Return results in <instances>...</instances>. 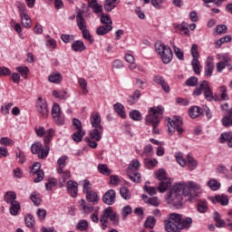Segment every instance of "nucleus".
Returning <instances> with one entry per match:
<instances>
[{"mask_svg":"<svg viewBox=\"0 0 232 232\" xmlns=\"http://www.w3.org/2000/svg\"><path fill=\"white\" fill-rule=\"evenodd\" d=\"M164 114V107L162 105H159L157 107H151L149 109V115L145 118L146 124H151L152 126V133L155 135H159V124H160V119H162V115Z\"/></svg>","mask_w":232,"mask_h":232,"instance_id":"obj_1","label":"nucleus"},{"mask_svg":"<svg viewBox=\"0 0 232 232\" xmlns=\"http://www.w3.org/2000/svg\"><path fill=\"white\" fill-rule=\"evenodd\" d=\"M188 197V186L186 183H176L174 184L172 189L167 194V200L174 204V206H179L182 204V196Z\"/></svg>","mask_w":232,"mask_h":232,"instance_id":"obj_2","label":"nucleus"},{"mask_svg":"<svg viewBox=\"0 0 232 232\" xmlns=\"http://www.w3.org/2000/svg\"><path fill=\"white\" fill-rule=\"evenodd\" d=\"M90 132L89 137H85L84 140L87 142L89 148L92 150L97 149L99 144L97 142H101L102 140V135L104 133V127H93Z\"/></svg>","mask_w":232,"mask_h":232,"instance_id":"obj_3","label":"nucleus"},{"mask_svg":"<svg viewBox=\"0 0 232 232\" xmlns=\"http://www.w3.org/2000/svg\"><path fill=\"white\" fill-rule=\"evenodd\" d=\"M111 220L113 226H119V215L117 212L113 211V208L108 207L104 208L100 218V224L102 229H106L108 227V222Z\"/></svg>","mask_w":232,"mask_h":232,"instance_id":"obj_4","label":"nucleus"},{"mask_svg":"<svg viewBox=\"0 0 232 232\" xmlns=\"http://www.w3.org/2000/svg\"><path fill=\"white\" fill-rule=\"evenodd\" d=\"M34 131L37 137H44V144L45 145V153H48V150H50V143L53 140V137L55 136V130L53 128H51L46 130L44 127L39 126L34 128Z\"/></svg>","mask_w":232,"mask_h":232,"instance_id":"obj_5","label":"nucleus"},{"mask_svg":"<svg viewBox=\"0 0 232 232\" xmlns=\"http://www.w3.org/2000/svg\"><path fill=\"white\" fill-rule=\"evenodd\" d=\"M155 49L157 53L160 54L161 61L164 64H169L173 60V51L171 48L162 43L155 44Z\"/></svg>","mask_w":232,"mask_h":232,"instance_id":"obj_6","label":"nucleus"},{"mask_svg":"<svg viewBox=\"0 0 232 232\" xmlns=\"http://www.w3.org/2000/svg\"><path fill=\"white\" fill-rule=\"evenodd\" d=\"M202 93H204V97L207 101H213V90H211L208 81H203L199 86H197L194 89L192 95L194 97H198L199 95H202Z\"/></svg>","mask_w":232,"mask_h":232,"instance_id":"obj_7","label":"nucleus"},{"mask_svg":"<svg viewBox=\"0 0 232 232\" xmlns=\"http://www.w3.org/2000/svg\"><path fill=\"white\" fill-rule=\"evenodd\" d=\"M180 214L172 213L169 215V218L164 220V226L167 232H180Z\"/></svg>","mask_w":232,"mask_h":232,"instance_id":"obj_8","label":"nucleus"},{"mask_svg":"<svg viewBox=\"0 0 232 232\" xmlns=\"http://www.w3.org/2000/svg\"><path fill=\"white\" fill-rule=\"evenodd\" d=\"M140 168V161L139 160L134 159L130 161L127 173L129 176V179L132 180V182H136L137 184L140 183V173H139V169Z\"/></svg>","mask_w":232,"mask_h":232,"instance_id":"obj_9","label":"nucleus"},{"mask_svg":"<svg viewBox=\"0 0 232 232\" xmlns=\"http://www.w3.org/2000/svg\"><path fill=\"white\" fill-rule=\"evenodd\" d=\"M156 177L158 180H160L158 188L160 193H164V191H168V189L171 188V181L168 179L166 170L164 169H160L156 172Z\"/></svg>","mask_w":232,"mask_h":232,"instance_id":"obj_10","label":"nucleus"},{"mask_svg":"<svg viewBox=\"0 0 232 232\" xmlns=\"http://www.w3.org/2000/svg\"><path fill=\"white\" fill-rule=\"evenodd\" d=\"M182 118L180 116H173L172 119L169 118L167 123L169 133H170V135H173L176 130L179 135L182 134L184 131V130L182 129Z\"/></svg>","mask_w":232,"mask_h":232,"instance_id":"obj_11","label":"nucleus"},{"mask_svg":"<svg viewBox=\"0 0 232 232\" xmlns=\"http://www.w3.org/2000/svg\"><path fill=\"white\" fill-rule=\"evenodd\" d=\"M190 53L193 57L191 66L194 70V73L200 75V61H198L200 54H198V45L197 44H192Z\"/></svg>","mask_w":232,"mask_h":232,"instance_id":"obj_12","label":"nucleus"},{"mask_svg":"<svg viewBox=\"0 0 232 232\" xmlns=\"http://www.w3.org/2000/svg\"><path fill=\"white\" fill-rule=\"evenodd\" d=\"M176 157V160L177 162H179L182 168H184L185 166H188V169H189V171H193V169H195L197 168V160H195V159H193V157L191 156H188L187 160L184 159V156H182V153L179 152L175 154Z\"/></svg>","mask_w":232,"mask_h":232,"instance_id":"obj_13","label":"nucleus"},{"mask_svg":"<svg viewBox=\"0 0 232 232\" xmlns=\"http://www.w3.org/2000/svg\"><path fill=\"white\" fill-rule=\"evenodd\" d=\"M35 108L40 117L46 119L48 115H50V109H48V103L46 102V100L43 99V97H39L37 99Z\"/></svg>","mask_w":232,"mask_h":232,"instance_id":"obj_14","label":"nucleus"},{"mask_svg":"<svg viewBox=\"0 0 232 232\" xmlns=\"http://www.w3.org/2000/svg\"><path fill=\"white\" fill-rule=\"evenodd\" d=\"M31 151L34 155H38V159H46V157H48V153H50V150H48L46 153V145L43 147V143L41 141L34 142L31 146Z\"/></svg>","mask_w":232,"mask_h":232,"instance_id":"obj_15","label":"nucleus"},{"mask_svg":"<svg viewBox=\"0 0 232 232\" xmlns=\"http://www.w3.org/2000/svg\"><path fill=\"white\" fill-rule=\"evenodd\" d=\"M51 114L53 119H57L56 124H60V125L64 124V119L61 117V107L59 106V104L53 103L51 111Z\"/></svg>","mask_w":232,"mask_h":232,"instance_id":"obj_16","label":"nucleus"},{"mask_svg":"<svg viewBox=\"0 0 232 232\" xmlns=\"http://www.w3.org/2000/svg\"><path fill=\"white\" fill-rule=\"evenodd\" d=\"M187 190L188 191V195L191 191H194V197H198V194L202 193V187L195 181H188L187 184ZM190 197H193V194H190Z\"/></svg>","mask_w":232,"mask_h":232,"instance_id":"obj_17","label":"nucleus"},{"mask_svg":"<svg viewBox=\"0 0 232 232\" xmlns=\"http://www.w3.org/2000/svg\"><path fill=\"white\" fill-rule=\"evenodd\" d=\"M67 191L72 198H75L79 193V183L74 180H69L67 182Z\"/></svg>","mask_w":232,"mask_h":232,"instance_id":"obj_18","label":"nucleus"},{"mask_svg":"<svg viewBox=\"0 0 232 232\" xmlns=\"http://www.w3.org/2000/svg\"><path fill=\"white\" fill-rule=\"evenodd\" d=\"M115 190L109 189L102 197L104 204H107V206H113V204H115Z\"/></svg>","mask_w":232,"mask_h":232,"instance_id":"obj_19","label":"nucleus"},{"mask_svg":"<svg viewBox=\"0 0 232 232\" xmlns=\"http://www.w3.org/2000/svg\"><path fill=\"white\" fill-rule=\"evenodd\" d=\"M178 224L179 226V231H182V229H189L191 224H193V219H191V218H182V215L179 214V221Z\"/></svg>","mask_w":232,"mask_h":232,"instance_id":"obj_20","label":"nucleus"},{"mask_svg":"<svg viewBox=\"0 0 232 232\" xmlns=\"http://www.w3.org/2000/svg\"><path fill=\"white\" fill-rule=\"evenodd\" d=\"M173 28L178 32H180L183 35H189V24L186 22L181 24H173Z\"/></svg>","mask_w":232,"mask_h":232,"instance_id":"obj_21","label":"nucleus"},{"mask_svg":"<svg viewBox=\"0 0 232 232\" xmlns=\"http://www.w3.org/2000/svg\"><path fill=\"white\" fill-rule=\"evenodd\" d=\"M90 122L92 128L102 127V124H101V114L99 112H92L90 116Z\"/></svg>","mask_w":232,"mask_h":232,"instance_id":"obj_22","label":"nucleus"},{"mask_svg":"<svg viewBox=\"0 0 232 232\" xmlns=\"http://www.w3.org/2000/svg\"><path fill=\"white\" fill-rule=\"evenodd\" d=\"M213 204H221V206H227L229 204V198L226 195H217L212 198Z\"/></svg>","mask_w":232,"mask_h":232,"instance_id":"obj_23","label":"nucleus"},{"mask_svg":"<svg viewBox=\"0 0 232 232\" xmlns=\"http://www.w3.org/2000/svg\"><path fill=\"white\" fill-rule=\"evenodd\" d=\"M215 70V63H213V58H208L205 66V75L206 77H211L213 75V71Z\"/></svg>","mask_w":232,"mask_h":232,"instance_id":"obj_24","label":"nucleus"},{"mask_svg":"<svg viewBox=\"0 0 232 232\" xmlns=\"http://www.w3.org/2000/svg\"><path fill=\"white\" fill-rule=\"evenodd\" d=\"M121 0H105L103 8L105 12H111V10L117 8Z\"/></svg>","mask_w":232,"mask_h":232,"instance_id":"obj_25","label":"nucleus"},{"mask_svg":"<svg viewBox=\"0 0 232 232\" xmlns=\"http://www.w3.org/2000/svg\"><path fill=\"white\" fill-rule=\"evenodd\" d=\"M219 140L221 144L227 142L228 148H232V132H223L220 135Z\"/></svg>","mask_w":232,"mask_h":232,"instance_id":"obj_26","label":"nucleus"},{"mask_svg":"<svg viewBox=\"0 0 232 232\" xmlns=\"http://www.w3.org/2000/svg\"><path fill=\"white\" fill-rule=\"evenodd\" d=\"M204 113V111L198 106H192L188 110V115L191 119H197Z\"/></svg>","mask_w":232,"mask_h":232,"instance_id":"obj_27","label":"nucleus"},{"mask_svg":"<svg viewBox=\"0 0 232 232\" xmlns=\"http://www.w3.org/2000/svg\"><path fill=\"white\" fill-rule=\"evenodd\" d=\"M88 6L93 10L94 14H101V12H102V5H100L97 0H90Z\"/></svg>","mask_w":232,"mask_h":232,"instance_id":"obj_28","label":"nucleus"},{"mask_svg":"<svg viewBox=\"0 0 232 232\" xmlns=\"http://www.w3.org/2000/svg\"><path fill=\"white\" fill-rule=\"evenodd\" d=\"M72 52H84V50H86V45L84 44V42L77 40L72 44Z\"/></svg>","mask_w":232,"mask_h":232,"instance_id":"obj_29","label":"nucleus"},{"mask_svg":"<svg viewBox=\"0 0 232 232\" xmlns=\"http://www.w3.org/2000/svg\"><path fill=\"white\" fill-rule=\"evenodd\" d=\"M142 199L144 200L145 204H150V206H154V208L159 207V205L160 204V201H159V198L157 197L150 198L146 195H143Z\"/></svg>","mask_w":232,"mask_h":232,"instance_id":"obj_30","label":"nucleus"},{"mask_svg":"<svg viewBox=\"0 0 232 232\" xmlns=\"http://www.w3.org/2000/svg\"><path fill=\"white\" fill-rule=\"evenodd\" d=\"M68 160L67 156H62L58 160H57V169L56 171L58 174L63 173V169L66 168V161Z\"/></svg>","mask_w":232,"mask_h":232,"instance_id":"obj_31","label":"nucleus"},{"mask_svg":"<svg viewBox=\"0 0 232 232\" xmlns=\"http://www.w3.org/2000/svg\"><path fill=\"white\" fill-rule=\"evenodd\" d=\"M114 111L121 119H126V111H124V105L121 102H117L113 105Z\"/></svg>","mask_w":232,"mask_h":232,"instance_id":"obj_32","label":"nucleus"},{"mask_svg":"<svg viewBox=\"0 0 232 232\" xmlns=\"http://www.w3.org/2000/svg\"><path fill=\"white\" fill-rule=\"evenodd\" d=\"M111 30H113V26H111L110 24L102 25L97 28L96 34H97V35H106V34H110V32H111Z\"/></svg>","mask_w":232,"mask_h":232,"instance_id":"obj_33","label":"nucleus"},{"mask_svg":"<svg viewBox=\"0 0 232 232\" xmlns=\"http://www.w3.org/2000/svg\"><path fill=\"white\" fill-rule=\"evenodd\" d=\"M20 17H21L22 26H24V28H32V18H30V15H28V13L25 14L20 15Z\"/></svg>","mask_w":232,"mask_h":232,"instance_id":"obj_34","label":"nucleus"},{"mask_svg":"<svg viewBox=\"0 0 232 232\" xmlns=\"http://www.w3.org/2000/svg\"><path fill=\"white\" fill-rule=\"evenodd\" d=\"M49 82L59 84L63 81V75L60 72H53L48 76Z\"/></svg>","mask_w":232,"mask_h":232,"instance_id":"obj_35","label":"nucleus"},{"mask_svg":"<svg viewBox=\"0 0 232 232\" xmlns=\"http://www.w3.org/2000/svg\"><path fill=\"white\" fill-rule=\"evenodd\" d=\"M86 199L88 202H92V204H97L99 202V195L97 192L91 190L86 193Z\"/></svg>","mask_w":232,"mask_h":232,"instance_id":"obj_36","label":"nucleus"},{"mask_svg":"<svg viewBox=\"0 0 232 232\" xmlns=\"http://www.w3.org/2000/svg\"><path fill=\"white\" fill-rule=\"evenodd\" d=\"M17 198V194L14 191H8L5 195V200L7 204H14V202H17L15 199Z\"/></svg>","mask_w":232,"mask_h":232,"instance_id":"obj_37","label":"nucleus"},{"mask_svg":"<svg viewBox=\"0 0 232 232\" xmlns=\"http://www.w3.org/2000/svg\"><path fill=\"white\" fill-rule=\"evenodd\" d=\"M76 23L79 30L86 29V20H84V16L81 13H79L76 16Z\"/></svg>","mask_w":232,"mask_h":232,"instance_id":"obj_38","label":"nucleus"},{"mask_svg":"<svg viewBox=\"0 0 232 232\" xmlns=\"http://www.w3.org/2000/svg\"><path fill=\"white\" fill-rule=\"evenodd\" d=\"M76 228L78 231H88V229H90V224L88 223V220L81 219L78 222Z\"/></svg>","mask_w":232,"mask_h":232,"instance_id":"obj_39","label":"nucleus"},{"mask_svg":"<svg viewBox=\"0 0 232 232\" xmlns=\"http://www.w3.org/2000/svg\"><path fill=\"white\" fill-rule=\"evenodd\" d=\"M232 37L231 35H226L225 37H221L217 42H215V48H220L226 43H231Z\"/></svg>","mask_w":232,"mask_h":232,"instance_id":"obj_40","label":"nucleus"},{"mask_svg":"<svg viewBox=\"0 0 232 232\" xmlns=\"http://www.w3.org/2000/svg\"><path fill=\"white\" fill-rule=\"evenodd\" d=\"M230 61H231V59L227 58V59H225L223 62L218 63H217V72L218 73H222V72L224 71L226 66H229Z\"/></svg>","mask_w":232,"mask_h":232,"instance_id":"obj_41","label":"nucleus"},{"mask_svg":"<svg viewBox=\"0 0 232 232\" xmlns=\"http://www.w3.org/2000/svg\"><path fill=\"white\" fill-rule=\"evenodd\" d=\"M120 195L124 198V200H130V198H131V192L128 187H121L120 189Z\"/></svg>","mask_w":232,"mask_h":232,"instance_id":"obj_42","label":"nucleus"},{"mask_svg":"<svg viewBox=\"0 0 232 232\" xmlns=\"http://www.w3.org/2000/svg\"><path fill=\"white\" fill-rule=\"evenodd\" d=\"M84 135H86L85 130H77L72 135V139L74 140V142H81Z\"/></svg>","mask_w":232,"mask_h":232,"instance_id":"obj_43","label":"nucleus"},{"mask_svg":"<svg viewBox=\"0 0 232 232\" xmlns=\"http://www.w3.org/2000/svg\"><path fill=\"white\" fill-rule=\"evenodd\" d=\"M208 186L212 191H218L220 189V182L215 179H211L208 182Z\"/></svg>","mask_w":232,"mask_h":232,"instance_id":"obj_44","label":"nucleus"},{"mask_svg":"<svg viewBox=\"0 0 232 232\" xmlns=\"http://www.w3.org/2000/svg\"><path fill=\"white\" fill-rule=\"evenodd\" d=\"M155 224H157V219H155L153 217H149L145 220L144 227L149 229H153L155 227Z\"/></svg>","mask_w":232,"mask_h":232,"instance_id":"obj_45","label":"nucleus"},{"mask_svg":"<svg viewBox=\"0 0 232 232\" xmlns=\"http://www.w3.org/2000/svg\"><path fill=\"white\" fill-rule=\"evenodd\" d=\"M83 213H86V215H90V213H95V208L92 206L86 205V201L84 199H82V204H81Z\"/></svg>","mask_w":232,"mask_h":232,"instance_id":"obj_46","label":"nucleus"},{"mask_svg":"<svg viewBox=\"0 0 232 232\" xmlns=\"http://www.w3.org/2000/svg\"><path fill=\"white\" fill-rule=\"evenodd\" d=\"M16 72H18L24 79H27L28 73H30V69H28L27 66H20L16 68Z\"/></svg>","mask_w":232,"mask_h":232,"instance_id":"obj_47","label":"nucleus"},{"mask_svg":"<svg viewBox=\"0 0 232 232\" xmlns=\"http://www.w3.org/2000/svg\"><path fill=\"white\" fill-rule=\"evenodd\" d=\"M19 209H21V204H19L18 201L11 203V208H10V213L14 217L19 213Z\"/></svg>","mask_w":232,"mask_h":232,"instance_id":"obj_48","label":"nucleus"},{"mask_svg":"<svg viewBox=\"0 0 232 232\" xmlns=\"http://www.w3.org/2000/svg\"><path fill=\"white\" fill-rule=\"evenodd\" d=\"M24 221H25V226L27 227H34V226H35V219L34 218V216L29 214L25 217L24 218Z\"/></svg>","mask_w":232,"mask_h":232,"instance_id":"obj_49","label":"nucleus"},{"mask_svg":"<svg viewBox=\"0 0 232 232\" xmlns=\"http://www.w3.org/2000/svg\"><path fill=\"white\" fill-rule=\"evenodd\" d=\"M12 106H14V102H10L9 103L5 105L1 106V113L2 115H8L10 113V110L12 109Z\"/></svg>","mask_w":232,"mask_h":232,"instance_id":"obj_50","label":"nucleus"},{"mask_svg":"<svg viewBox=\"0 0 232 232\" xmlns=\"http://www.w3.org/2000/svg\"><path fill=\"white\" fill-rule=\"evenodd\" d=\"M198 211L199 213H206L208 211V201H198Z\"/></svg>","mask_w":232,"mask_h":232,"instance_id":"obj_51","label":"nucleus"},{"mask_svg":"<svg viewBox=\"0 0 232 232\" xmlns=\"http://www.w3.org/2000/svg\"><path fill=\"white\" fill-rule=\"evenodd\" d=\"M130 117L132 121H142V114L137 110L131 111L130 112Z\"/></svg>","mask_w":232,"mask_h":232,"instance_id":"obj_52","label":"nucleus"},{"mask_svg":"<svg viewBox=\"0 0 232 232\" xmlns=\"http://www.w3.org/2000/svg\"><path fill=\"white\" fill-rule=\"evenodd\" d=\"M98 171L102 173V175H110L111 171L108 169V165L106 164H99L98 165Z\"/></svg>","mask_w":232,"mask_h":232,"instance_id":"obj_53","label":"nucleus"},{"mask_svg":"<svg viewBox=\"0 0 232 232\" xmlns=\"http://www.w3.org/2000/svg\"><path fill=\"white\" fill-rule=\"evenodd\" d=\"M186 86L195 87L198 84V78L197 76H191L185 82Z\"/></svg>","mask_w":232,"mask_h":232,"instance_id":"obj_54","label":"nucleus"},{"mask_svg":"<svg viewBox=\"0 0 232 232\" xmlns=\"http://www.w3.org/2000/svg\"><path fill=\"white\" fill-rule=\"evenodd\" d=\"M151 153H153V146L149 144L144 147L141 157H151Z\"/></svg>","mask_w":232,"mask_h":232,"instance_id":"obj_55","label":"nucleus"},{"mask_svg":"<svg viewBox=\"0 0 232 232\" xmlns=\"http://www.w3.org/2000/svg\"><path fill=\"white\" fill-rule=\"evenodd\" d=\"M61 181L63 182V184H64V182H66V180H68V179H72V172L70 170H64L63 169V173H61Z\"/></svg>","mask_w":232,"mask_h":232,"instance_id":"obj_56","label":"nucleus"},{"mask_svg":"<svg viewBox=\"0 0 232 232\" xmlns=\"http://www.w3.org/2000/svg\"><path fill=\"white\" fill-rule=\"evenodd\" d=\"M221 122L225 128H231L232 126V118L230 115L228 116H224L223 119L221 120Z\"/></svg>","mask_w":232,"mask_h":232,"instance_id":"obj_57","label":"nucleus"},{"mask_svg":"<svg viewBox=\"0 0 232 232\" xmlns=\"http://www.w3.org/2000/svg\"><path fill=\"white\" fill-rule=\"evenodd\" d=\"M31 200L34 202V206H41V196L38 193L34 192L31 195Z\"/></svg>","mask_w":232,"mask_h":232,"instance_id":"obj_58","label":"nucleus"},{"mask_svg":"<svg viewBox=\"0 0 232 232\" xmlns=\"http://www.w3.org/2000/svg\"><path fill=\"white\" fill-rule=\"evenodd\" d=\"M1 146H14V140L8 137H3L0 139Z\"/></svg>","mask_w":232,"mask_h":232,"instance_id":"obj_59","label":"nucleus"},{"mask_svg":"<svg viewBox=\"0 0 232 232\" xmlns=\"http://www.w3.org/2000/svg\"><path fill=\"white\" fill-rule=\"evenodd\" d=\"M216 32L218 35H222V34H227V26L226 24H218L216 27Z\"/></svg>","mask_w":232,"mask_h":232,"instance_id":"obj_60","label":"nucleus"},{"mask_svg":"<svg viewBox=\"0 0 232 232\" xmlns=\"http://www.w3.org/2000/svg\"><path fill=\"white\" fill-rule=\"evenodd\" d=\"M61 39L63 42L68 44V43L75 41V36L72 34H62Z\"/></svg>","mask_w":232,"mask_h":232,"instance_id":"obj_61","label":"nucleus"},{"mask_svg":"<svg viewBox=\"0 0 232 232\" xmlns=\"http://www.w3.org/2000/svg\"><path fill=\"white\" fill-rule=\"evenodd\" d=\"M53 95L56 99H66V92L65 91H53Z\"/></svg>","mask_w":232,"mask_h":232,"instance_id":"obj_62","label":"nucleus"},{"mask_svg":"<svg viewBox=\"0 0 232 232\" xmlns=\"http://www.w3.org/2000/svg\"><path fill=\"white\" fill-rule=\"evenodd\" d=\"M33 175H34V182H41L44 179V172L43 170L34 172Z\"/></svg>","mask_w":232,"mask_h":232,"instance_id":"obj_63","label":"nucleus"},{"mask_svg":"<svg viewBox=\"0 0 232 232\" xmlns=\"http://www.w3.org/2000/svg\"><path fill=\"white\" fill-rule=\"evenodd\" d=\"M36 215L39 220H44L46 218V210L44 208H38L36 211Z\"/></svg>","mask_w":232,"mask_h":232,"instance_id":"obj_64","label":"nucleus"}]
</instances>
